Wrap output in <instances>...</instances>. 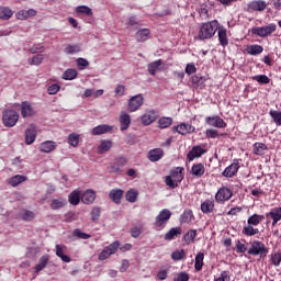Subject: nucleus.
Instances as JSON below:
<instances>
[{
    "label": "nucleus",
    "mask_w": 281,
    "mask_h": 281,
    "mask_svg": "<svg viewBox=\"0 0 281 281\" xmlns=\"http://www.w3.org/2000/svg\"><path fill=\"white\" fill-rule=\"evenodd\" d=\"M172 216V212L168 209H164L159 212V214L155 218L154 227L157 229V232H161L168 225V221H170V217Z\"/></svg>",
    "instance_id": "20e7f679"
},
{
    "label": "nucleus",
    "mask_w": 281,
    "mask_h": 281,
    "mask_svg": "<svg viewBox=\"0 0 281 281\" xmlns=\"http://www.w3.org/2000/svg\"><path fill=\"white\" fill-rule=\"evenodd\" d=\"M119 122L121 124V131H128V127L131 126V114L122 111L119 116Z\"/></svg>",
    "instance_id": "dca6fc26"
},
{
    "label": "nucleus",
    "mask_w": 281,
    "mask_h": 281,
    "mask_svg": "<svg viewBox=\"0 0 281 281\" xmlns=\"http://www.w3.org/2000/svg\"><path fill=\"white\" fill-rule=\"evenodd\" d=\"M252 80H256V82H259V85H269L271 82V79L267 77V75H258L252 77Z\"/></svg>",
    "instance_id": "603ef678"
},
{
    "label": "nucleus",
    "mask_w": 281,
    "mask_h": 281,
    "mask_svg": "<svg viewBox=\"0 0 281 281\" xmlns=\"http://www.w3.org/2000/svg\"><path fill=\"white\" fill-rule=\"evenodd\" d=\"M138 196L139 192H137L135 189H130L125 194V199L128 201V203H135Z\"/></svg>",
    "instance_id": "58836bf2"
},
{
    "label": "nucleus",
    "mask_w": 281,
    "mask_h": 281,
    "mask_svg": "<svg viewBox=\"0 0 281 281\" xmlns=\"http://www.w3.org/2000/svg\"><path fill=\"white\" fill-rule=\"evenodd\" d=\"M113 131V127L111 125H99L92 128L91 134L92 135H104L106 133H111Z\"/></svg>",
    "instance_id": "b1692460"
},
{
    "label": "nucleus",
    "mask_w": 281,
    "mask_h": 281,
    "mask_svg": "<svg viewBox=\"0 0 281 281\" xmlns=\"http://www.w3.org/2000/svg\"><path fill=\"white\" fill-rule=\"evenodd\" d=\"M131 236L132 238H139V236H142V228L137 226L133 227L131 229Z\"/></svg>",
    "instance_id": "680f3d73"
},
{
    "label": "nucleus",
    "mask_w": 281,
    "mask_h": 281,
    "mask_svg": "<svg viewBox=\"0 0 281 281\" xmlns=\"http://www.w3.org/2000/svg\"><path fill=\"white\" fill-rule=\"evenodd\" d=\"M81 201L85 205H91L95 201V191L93 190H87L82 195H81Z\"/></svg>",
    "instance_id": "5701e85b"
},
{
    "label": "nucleus",
    "mask_w": 281,
    "mask_h": 281,
    "mask_svg": "<svg viewBox=\"0 0 281 281\" xmlns=\"http://www.w3.org/2000/svg\"><path fill=\"white\" fill-rule=\"evenodd\" d=\"M44 59H45L44 54L34 55L31 59H29V65L38 66L41 65V63H43Z\"/></svg>",
    "instance_id": "c03bdc74"
},
{
    "label": "nucleus",
    "mask_w": 281,
    "mask_h": 281,
    "mask_svg": "<svg viewBox=\"0 0 281 281\" xmlns=\"http://www.w3.org/2000/svg\"><path fill=\"white\" fill-rule=\"evenodd\" d=\"M68 144L74 148L78 147V144H80V135L76 133L69 134Z\"/></svg>",
    "instance_id": "37998d69"
},
{
    "label": "nucleus",
    "mask_w": 281,
    "mask_h": 281,
    "mask_svg": "<svg viewBox=\"0 0 281 281\" xmlns=\"http://www.w3.org/2000/svg\"><path fill=\"white\" fill-rule=\"evenodd\" d=\"M65 54H78L80 52V46L78 44H69L64 49Z\"/></svg>",
    "instance_id": "3c124183"
},
{
    "label": "nucleus",
    "mask_w": 281,
    "mask_h": 281,
    "mask_svg": "<svg viewBox=\"0 0 281 281\" xmlns=\"http://www.w3.org/2000/svg\"><path fill=\"white\" fill-rule=\"evenodd\" d=\"M41 153H52L56 150V143L54 140H46L40 145Z\"/></svg>",
    "instance_id": "cd10ccee"
},
{
    "label": "nucleus",
    "mask_w": 281,
    "mask_h": 281,
    "mask_svg": "<svg viewBox=\"0 0 281 281\" xmlns=\"http://www.w3.org/2000/svg\"><path fill=\"white\" fill-rule=\"evenodd\" d=\"M168 269H170L168 266L160 267L156 274L157 280H166V278H168Z\"/></svg>",
    "instance_id": "09e8293b"
},
{
    "label": "nucleus",
    "mask_w": 281,
    "mask_h": 281,
    "mask_svg": "<svg viewBox=\"0 0 281 281\" xmlns=\"http://www.w3.org/2000/svg\"><path fill=\"white\" fill-rule=\"evenodd\" d=\"M205 122L209 126H213L214 128H227V123L221 116H206Z\"/></svg>",
    "instance_id": "9d476101"
},
{
    "label": "nucleus",
    "mask_w": 281,
    "mask_h": 281,
    "mask_svg": "<svg viewBox=\"0 0 281 281\" xmlns=\"http://www.w3.org/2000/svg\"><path fill=\"white\" fill-rule=\"evenodd\" d=\"M120 240H115L109 246L104 247L102 251L98 255V260H109L110 256H115L117 254V249H120Z\"/></svg>",
    "instance_id": "423d86ee"
},
{
    "label": "nucleus",
    "mask_w": 281,
    "mask_h": 281,
    "mask_svg": "<svg viewBox=\"0 0 281 281\" xmlns=\"http://www.w3.org/2000/svg\"><path fill=\"white\" fill-rule=\"evenodd\" d=\"M203 260H205V254L198 252L195 256V263H194L195 271H201L203 269Z\"/></svg>",
    "instance_id": "4c0bfd02"
},
{
    "label": "nucleus",
    "mask_w": 281,
    "mask_h": 281,
    "mask_svg": "<svg viewBox=\"0 0 281 281\" xmlns=\"http://www.w3.org/2000/svg\"><path fill=\"white\" fill-rule=\"evenodd\" d=\"M65 205H67V200L65 198L54 199L50 202V210H61Z\"/></svg>",
    "instance_id": "473e14b6"
},
{
    "label": "nucleus",
    "mask_w": 281,
    "mask_h": 281,
    "mask_svg": "<svg viewBox=\"0 0 281 281\" xmlns=\"http://www.w3.org/2000/svg\"><path fill=\"white\" fill-rule=\"evenodd\" d=\"M72 234L74 236L80 238L81 240H89V238H91L90 234L82 232L80 228H75Z\"/></svg>",
    "instance_id": "8fccbe9b"
},
{
    "label": "nucleus",
    "mask_w": 281,
    "mask_h": 281,
    "mask_svg": "<svg viewBox=\"0 0 281 281\" xmlns=\"http://www.w3.org/2000/svg\"><path fill=\"white\" fill-rule=\"evenodd\" d=\"M248 8L250 10H254L255 12H262V11L267 10V2H265L262 0H255L248 4Z\"/></svg>",
    "instance_id": "4be33fe9"
},
{
    "label": "nucleus",
    "mask_w": 281,
    "mask_h": 281,
    "mask_svg": "<svg viewBox=\"0 0 281 281\" xmlns=\"http://www.w3.org/2000/svg\"><path fill=\"white\" fill-rule=\"evenodd\" d=\"M232 196H234V192H232L227 187H222L215 194V201L217 203H225V201H229Z\"/></svg>",
    "instance_id": "6e6552de"
},
{
    "label": "nucleus",
    "mask_w": 281,
    "mask_h": 281,
    "mask_svg": "<svg viewBox=\"0 0 281 281\" xmlns=\"http://www.w3.org/2000/svg\"><path fill=\"white\" fill-rule=\"evenodd\" d=\"M177 281H190V274L188 272L178 273Z\"/></svg>",
    "instance_id": "774afa93"
},
{
    "label": "nucleus",
    "mask_w": 281,
    "mask_h": 281,
    "mask_svg": "<svg viewBox=\"0 0 281 281\" xmlns=\"http://www.w3.org/2000/svg\"><path fill=\"white\" fill-rule=\"evenodd\" d=\"M238 170H240V162H238V160H234L233 164L224 169L222 177L232 179V177H236V175H238Z\"/></svg>",
    "instance_id": "1a4fd4ad"
},
{
    "label": "nucleus",
    "mask_w": 281,
    "mask_h": 281,
    "mask_svg": "<svg viewBox=\"0 0 281 281\" xmlns=\"http://www.w3.org/2000/svg\"><path fill=\"white\" fill-rule=\"evenodd\" d=\"M267 216H271L272 225H278L279 221H281V207H274Z\"/></svg>",
    "instance_id": "f704fd0d"
},
{
    "label": "nucleus",
    "mask_w": 281,
    "mask_h": 281,
    "mask_svg": "<svg viewBox=\"0 0 281 281\" xmlns=\"http://www.w3.org/2000/svg\"><path fill=\"white\" fill-rule=\"evenodd\" d=\"M250 248L247 250L248 256H260V258H267V254H269V248L265 245V243L255 239L249 243Z\"/></svg>",
    "instance_id": "7ed1b4c3"
},
{
    "label": "nucleus",
    "mask_w": 281,
    "mask_h": 281,
    "mask_svg": "<svg viewBox=\"0 0 281 281\" xmlns=\"http://www.w3.org/2000/svg\"><path fill=\"white\" fill-rule=\"evenodd\" d=\"M113 147V142L111 140H101L100 145L98 146V154L104 155V153H109Z\"/></svg>",
    "instance_id": "c756f323"
},
{
    "label": "nucleus",
    "mask_w": 281,
    "mask_h": 281,
    "mask_svg": "<svg viewBox=\"0 0 281 281\" xmlns=\"http://www.w3.org/2000/svg\"><path fill=\"white\" fill-rule=\"evenodd\" d=\"M267 150H269V147H267L265 143L257 142L254 144V148H252L254 155L262 156L265 155V153H267Z\"/></svg>",
    "instance_id": "c85d7f7f"
},
{
    "label": "nucleus",
    "mask_w": 281,
    "mask_h": 281,
    "mask_svg": "<svg viewBox=\"0 0 281 281\" xmlns=\"http://www.w3.org/2000/svg\"><path fill=\"white\" fill-rule=\"evenodd\" d=\"M80 199H82V193L78 190L72 191L68 195V201L70 205H78L80 203Z\"/></svg>",
    "instance_id": "7c9ffc66"
},
{
    "label": "nucleus",
    "mask_w": 281,
    "mask_h": 281,
    "mask_svg": "<svg viewBox=\"0 0 281 281\" xmlns=\"http://www.w3.org/2000/svg\"><path fill=\"white\" fill-rule=\"evenodd\" d=\"M177 128H178L177 133H179L180 135H188L190 133H194L195 131V127L188 123L187 124L182 123L178 125Z\"/></svg>",
    "instance_id": "bb28decb"
},
{
    "label": "nucleus",
    "mask_w": 281,
    "mask_h": 281,
    "mask_svg": "<svg viewBox=\"0 0 281 281\" xmlns=\"http://www.w3.org/2000/svg\"><path fill=\"white\" fill-rule=\"evenodd\" d=\"M235 245H236L237 254H245L247 251V246L240 243V240H236Z\"/></svg>",
    "instance_id": "052dcab7"
},
{
    "label": "nucleus",
    "mask_w": 281,
    "mask_h": 281,
    "mask_svg": "<svg viewBox=\"0 0 281 281\" xmlns=\"http://www.w3.org/2000/svg\"><path fill=\"white\" fill-rule=\"evenodd\" d=\"M205 153H207L206 149L196 145L192 147L191 151L188 154V158L190 159V161H192V159H199V157H203Z\"/></svg>",
    "instance_id": "f3484780"
},
{
    "label": "nucleus",
    "mask_w": 281,
    "mask_h": 281,
    "mask_svg": "<svg viewBox=\"0 0 281 281\" xmlns=\"http://www.w3.org/2000/svg\"><path fill=\"white\" fill-rule=\"evenodd\" d=\"M201 36H214L217 33V36H227V30L224 26L218 25L217 21H212L204 23L201 26Z\"/></svg>",
    "instance_id": "f03ea898"
},
{
    "label": "nucleus",
    "mask_w": 281,
    "mask_h": 281,
    "mask_svg": "<svg viewBox=\"0 0 281 281\" xmlns=\"http://www.w3.org/2000/svg\"><path fill=\"white\" fill-rule=\"evenodd\" d=\"M172 124V119L171 117H162L159 119L158 121V126L159 128H168Z\"/></svg>",
    "instance_id": "864d4df0"
},
{
    "label": "nucleus",
    "mask_w": 281,
    "mask_h": 281,
    "mask_svg": "<svg viewBox=\"0 0 281 281\" xmlns=\"http://www.w3.org/2000/svg\"><path fill=\"white\" fill-rule=\"evenodd\" d=\"M14 12L11 11L8 7H0V19L3 21H8L9 19H12Z\"/></svg>",
    "instance_id": "e433bc0d"
},
{
    "label": "nucleus",
    "mask_w": 281,
    "mask_h": 281,
    "mask_svg": "<svg viewBox=\"0 0 281 281\" xmlns=\"http://www.w3.org/2000/svg\"><path fill=\"white\" fill-rule=\"evenodd\" d=\"M24 181H27V177L16 175L9 180V186H12V188H16V186H21V183H24Z\"/></svg>",
    "instance_id": "72a5a7b5"
},
{
    "label": "nucleus",
    "mask_w": 281,
    "mask_h": 281,
    "mask_svg": "<svg viewBox=\"0 0 281 281\" xmlns=\"http://www.w3.org/2000/svg\"><path fill=\"white\" fill-rule=\"evenodd\" d=\"M34 142H36V126L31 124L25 130V144L27 146H30V145L34 144Z\"/></svg>",
    "instance_id": "ddd939ff"
},
{
    "label": "nucleus",
    "mask_w": 281,
    "mask_h": 281,
    "mask_svg": "<svg viewBox=\"0 0 281 281\" xmlns=\"http://www.w3.org/2000/svg\"><path fill=\"white\" fill-rule=\"evenodd\" d=\"M269 115L277 126H281V111L270 110Z\"/></svg>",
    "instance_id": "a18cd8bd"
},
{
    "label": "nucleus",
    "mask_w": 281,
    "mask_h": 281,
    "mask_svg": "<svg viewBox=\"0 0 281 281\" xmlns=\"http://www.w3.org/2000/svg\"><path fill=\"white\" fill-rule=\"evenodd\" d=\"M214 207H215L214 199H206L200 205V210L202 214H206L207 216H210V214L214 212Z\"/></svg>",
    "instance_id": "f8f14e48"
},
{
    "label": "nucleus",
    "mask_w": 281,
    "mask_h": 281,
    "mask_svg": "<svg viewBox=\"0 0 281 281\" xmlns=\"http://www.w3.org/2000/svg\"><path fill=\"white\" fill-rule=\"evenodd\" d=\"M177 235V228H171L168 233L165 235V240H172Z\"/></svg>",
    "instance_id": "0e129e2a"
},
{
    "label": "nucleus",
    "mask_w": 281,
    "mask_h": 281,
    "mask_svg": "<svg viewBox=\"0 0 281 281\" xmlns=\"http://www.w3.org/2000/svg\"><path fill=\"white\" fill-rule=\"evenodd\" d=\"M78 14H85V16H93V10L88 5H79L76 8Z\"/></svg>",
    "instance_id": "79ce46f5"
},
{
    "label": "nucleus",
    "mask_w": 281,
    "mask_h": 281,
    "mask_svg": "<svg viewBox=\"0 0 281 281\" xmlns=\"http://www.w3.org/2000/svg\"><path fill=\"white\" fill-rule=\"evenodd\" d=\"M89 65V60L85 58H78L77 59V67L82 71V69H87V66Z\"/></svg>",
    "instance_id": "bf43d9fd"
},
{
    "label": "nucleus",
    "mask_w": 281,
    "mask_h": 281,
    "mask_svg": "<svg viewBox=\"0 0 281 281\" xmlns=\"http://www.w3.org/2000/svg\"><path fill=\"white\" fill-rule=\"evenodd\" d=\"M246 52L250 56H258L259 54H262V52H265V48L260 45H249L247 46Z\"/></svg>",
    "instance_id": "c9c22d12"
},
{
    "label": "nucleus",
    "mask_w": 281,
    "mask_h": 281,
    "mask_svg": "<svg viewBox=\"0 0 281 281\" xmlns=\"http://www.w3.org/2000/svg\"><path fill=\"white\" fill-rule=\"evenodd\" d=\"M194 221V213L192 210L184 211L180 216L181 225L192 223Z\"/></svg>",
    "instance_id": "2f4dec72"
},
{
    "label": "nucleus",
    "mask_w": 281,
    "mask_h": 281,
    "mask_svg": "<svg viewBox=\"0 0 281 281\" xmlns=\"http://www.w3.org/2000/svg\"><path fill=\"white\" fill-rule=\"evenodd\" d=\"M226 280H231L229 271H226V270L222 271L221 277L214 279V281H226Z\"/></svg>",
    "instance_id": "e2e57ef3"
},
{
    "label": "nucleus",
    "mask_w": 281,
    "mask_h": 281,
    "mask_svg": "<svg viewBox=\"0 0 281 281\" xmlns=\"http://www.w3.org/2000/svg\"><path fill=\"white\" fill-rule=\"evenodd\" d=\"M194 238H196V229H191L183 236V240L187 245L194 243Z\"/></svg>",
    "instance_id": "49530a36"
},
{
    "label": "nucleus",
    "mask_w": 281,
    "mask_h": 281,
    "mask_svg": "<svg viewBox=\"0 0 281 281\" xmlns=\"http://www.w3.org/2000/svg\"><path fill=\"white\" fill-rule=\"evenodd\" d=\"M191 81L192 85H194L195 87H201V85H203V82L207 81V78L201 76V75H195L191 77Z\"/></svg>",
    "instance_id": "de8ad7c7"
},
{
    "label": "nucleus",
    "mask_w": 281,
    "mask_h": 281,
    "mask_svg": "<svg viewBox=\"0 0 281 281\" xmlns=\"http://www.w3.org/2000/svg\"><path fill=\"white\" fill-rule=\"evenodd\" d=\"M186 74H188V76H192V74H196V66H194V64H188L186 67Z\"/></svg>",
    "instance_id": "69168bd1"
},
{
    "label": "nucleus",
    "mask_w": 281,
    "mask_h": 281,
    "mask_svg": "<svg viewBox=\"0 0 281 281\" xmlns=\"http://www.w3.org/2000/svg\"><path fill=\"white\" fill-rule=\"evenodd\" d=\"M102 214V210L99 206H94L90 213L92 221H100V216Z\"/></svg>",
    "instance_id": "5fc2aeb1"
},
{
    "label": "nucleus",
    "mask_w": 281,
    "mask_h": 281,
    "mask_svg": "<svg viewBox=\"0 0 281 281\" xmlns=\"http://www.w3.org/2000/svg\"><path fill=\"white\" fill-rule=\"evenodd\" d=\"M262 221H265V215H260V214L250 215L247 220L248 225L244 226L241 234H244V236H257V234H260V229L255 227H258V225H260Z\"/></svg>",
    "instance_id": "f257e3e1"
},
{
    "label": "nucleus",
    "mask_w": 281,
    "mask_h": 281,
    "mask_svg": "<svg viewBox=\"0 0 281 281\" xmlns=\"http://www.w3.org/2000/svg\"><path fill=\"white\" fill-rule=\"evenodd\" d=\"M155 120H157V113H155L153 110L146 111L145 114H143L140 117L142 124H144V126H150Z\"/></svg>",
    "instance_id": "2eb2a0df"
},
{
    "label": "nucleus",
    "mask_w": 281,
    "mask_h": 281,
    "mask_svg": "<svg viewBox=\"0 0 281 281\" xmlns=\"http://www.w3.org/2000/svg\"><path fill=\"white\" fill-rule=\"evenodd\" d=\"M16 19H19L20 21H24L25 19H29L27 15V10H20L16 14H15Z\"/></svg>",
    "instance_id": "338daca9"
},
{
    "label": "nucleus",
    "mask_w": 281,
    "mask_h": 281,
    "mask_svg": "<svg viewBox=\"0 0 281 281\" xmlns=\"http://www.w3.org/2000/svg\"><path fill=\"white\" fill-rule=\"evenodd\" d=\"M191 175L198 179H201V177L205 175V166L201 162L194 164L191 168Z\"/></svg>",
    "instance_id": "393cba45"
},
{
    "label": "nucleus",
    "mask_w": 281,
    "mask_h": 281,
    "mask_svg": "<svg viewBox=\"0 0 281 281\" xmlns=\"http://www.w3.org/2000/svg\"><path fill=\"white\" fill-rule=\"evenodd\" d=\"M36 112L34 111V108L32 106V103L30 101H23L21 103V115L22 117H32Z\"/></svg>",
    "instance_id": "4468645a"
},
{
    "label": "nucleus",
    "mask_w": 281,
    "mask_h": 281,
    "mask_svg": "<svg viewBox=\"0 0 281 281\" xmlns=\"http://www.w3.org/2000/svg\"><path fill=\"white\" fill-rule=\"evenodd\" d=\"M78 78V70L77 69H67L63 74V80H76Z\"/></svg>",
    "instance_id": "a19ab883"
},
{
    "label": "nucleus",
    "mask_w": 281,
    "mask_h": 281,
    "mask_svg": "<svg viewBox=\"0 0 281 281\" xmlns=\"http://www.w3.org/2000/svg\"><path fill=\"white\" fill-rule=\"evenodd\" d=\"M164 158V149L161 148H154L147 153V159L151 162L159 161Z\"/></svg>",
    "instance_id": "a211bd4d"
},
{
    "label": "nucleus",
    "mask_w": 281,
    "mask_h": 281,
    "mask_svg": "<svg viewBox=\"0 0 281 281\" xmlns=\"http://www.w3.org/2000/svg\"><path fill=\"white\" fill-rule=\"evenodd\" d=\"M58 91H60V85H58V83H53L47 88V93L49 95H56V93H58Z\"/></svg>",
    "instance_id": "6e6d98bb"
},
{
    "label": "nucleus",
    "mask_w": 281,
    "mask_h": 281,
    "mask_svg": "<svg viewBox=\"0 0 281 281\" xmlns=\"http://www.w3.org/2000/svg\"><path fill=\"white\" fill-rule=\"evenodd\" d=\"M161 65H164V61L161 59L150 63L148 65V72L150 74V76H155V74H157V69H159Z\"/></svg>",
    "instance_id": "ea45409f"
},
{
    "label": "nucleus",
    "mask_w": 281,
    "mask_h": 281,
    "mask_svg": "<svg viewBox=\"0 0 281 281\" xmlns=\"http://www.w3.org/2000/svg\"><path fill=\"white\" fill-rule=\"evenodd\" d=\"M20 115L16 111L12 109H7L2 112V123L8 128H12V126H16V122H19Z\"/></svg>",
    "instance_id": "39448f33"
},
{
    "label": "nucleus",
    "mask_w": 281,
    "mask_h": 281,
    "mask_svg": "<svg viewBox=\"0 0 281 281\" xmlns=\"http://www.w3.org/2000/svg\"><path fill=\"white\" fill-rule=\"evenodd\" d=\"M55 249H56V251H55L56 256H57L58 258H60V260H61L63 262H71V257L65 255V249H67V246H65V245H58V244H57V245L55 246Z\"/></svg>",
    "instance_id": "aec40b11"
},
{
    "label": "nucleus",
    "mask_w": 281,
    "mask_h": 281,
    "mask_svg": "<svg viewBox=\"0 0 281 281\" xmlns=\"http://www.w3.org/2000/svg\"><path fill=\"white\" fill-rule=\"evenodd\" d=\"M20 218H22V221H25L26 223H31V221H34L36 218V214L33 211L23 209L20 214H19Z\"/></svg>",
    "instance_id": "a878e982"
},
{
    "label": "nucleus",
    "mask_w": 281,
    "mask_h": 281,
    "mask_svg": "<svg viewBox=\"0 0 281 281\" xmlns=\"http://www.w3.org/2000/svg\"><path fill=\"white\" fill-rule=\"evenodd\" d=\"M205 135L209 139H216V137H218V130L209 128L206 130Z\"/></svg>",
    "instance_id": "13d9d810"
},
{
    "label": "nucleus",
    "mask_w": 281,
    "mask_h": 281,
    "mask_svg": "<svg viewBox=\"0 0 281 281\" xmlns=\"http://www.w3.org/2000/svg\"><path fill=\"white\" fill-rule=\"evenodd\" d=\"M47 265H49V255H43L40 258L38 263L34 267V272L36 274L41 273V271H43Z\"/></svg>",
    "instance_id": "412c9836"
},
{
    "label": "nucleus",
    "mask_w": 281,
    "mask_h": 281,
    "mask_svg": "<svg viewBox=\"0 0 281 281\" xmlns=\"http://www.w3.org/2000/svg\"><path fill=\"white\" fill-rule=\"evenodd\" d=\"M273 32H276V24H269L268 26L252 29L251 34L256 36H269Z\"/></svg>",
    "instance_id": "9b49d317"
},
{
    "label": "nucleus",
    "mask_w": 281,
    "mask_h": 281,
    "mask_svg": "<svg viewBox=\"0 0 281 281\" xmlns=\"http://www.w3.org/2000/svg\"><path fill=\"white\" fill-rule=\"evenodd\" d=\"M123 196H124V190H122V189H112L109 193V198L116 205H120V203H122Z\"/></svg>",
    "instance_id": "6ab92c4d"
},
{
    "label": "nucleus",
    "mask_w": 281,
    "mask_h": 281,
    "mask_svg": "<svg viewBox=\"0 0 281 281\" xmlns=\"http://www.w3.org/2000/svg\"><path fill=\"white\" fill-rule=\"evenodd\" d=\"M144 105V97L142 94H136L132 97L127 102V111L130 113H135L139 111V108Z\"/></svg>",
    "instance_id": "0eeeda50"
},
{
    "label": "nucleus",
    "mask_w": 281,
    "mask_h": 281,
    "mask_svg": "<svg viewBox=\"0 0 281 281\" xmlns=\"http://www.w3.org/2000/svg\"><path fill=\"white\" fill-rule=\"evenodd\" d=\"M271 262L274 267H280L281 262V252H273L271 255Z\"/></svg>",
    "instance_id": "4d7b16f0"
}]
</instances>
